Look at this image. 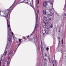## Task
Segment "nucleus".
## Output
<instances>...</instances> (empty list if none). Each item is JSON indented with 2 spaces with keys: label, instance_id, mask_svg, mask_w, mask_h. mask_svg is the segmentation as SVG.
<instances>
[{
  "label": "nucleus",
  "instance_id": "5",
  "mask_svg": "<svg viewBox=\"0 0 66 66\" xmlns=\"http://www.w3.org/2000/svg\"><path fill=\"white\" fill-rule=\"evenodd\" d=\"M6 55L5 54H4V55H2L1 56V61H0V66H1V61H2V59H4L5 58V56H6Z\"/></svg>",
  "mask_w": 66,
  "mask_h": 66
},
{
  "label": "nucleus",
  "instance_id": "7",
  "mask_svg": "<svg viewBox=\"0 0 66 66\" xmlns=\"http://www.w3.org/2000/svg\"><path fill=\"white\" fill-rule=\"evenodd\" d=\"M47 4V2L46 1L43 2V6L44 7H45Z\"/></svg>",
  "mask_w": 66,
  "mask_h": 66
},
{
  "label": "nucleus",
  "instance_id": "15",
  "mask_svg": "<svg viewBox=\"0 0 66 66\" xmlns=\"http://www.w3.org/2000/svg\"><path fill=\"white\" fill-rule=\"evenodd\" d=\"M51 19V18L50 17L47 18V20L48 21H50Z\"/></svg>",
  "mask_w": 66,
  "mask_h": 66
},
{
  "label": "nucleus",
  "instance_id": "12",
  "mask_svg": "<svg viewBox=\"0 0 66 66\" xmlns=\"http://www.w3.org/2000/svg\"><path fill=\"white\" fill-rule=\"evenodd\" d=\"M30 36L29 35H28L27 36V37H25L24 38V39H26L27 38H28V37H29Z\"/></svg>",
  "mask_w": 66,
  "mask_h": 66
},
{
  "label": "nucleus",
  "instance_id": "4",
  "mask_svg": "<svg viewBox=\"0 0 66 66\" xmlns=\"http://www.w3.org/2000/svg\"><path fill=\"white\" fill-rule=\"evenodd\" d=\"M12 53H13V54H12V56H13L14 55V54L15 53V51L14 50V49H13L12 50V51L10 52L8 54V56L11 55V54Z\"/></svg>",
  "mask_w": 66,
  "mask_h": 66
},
{
  "label": "nucleus",
  "instance_id": "25",
  "mask_svg": "<svg viewBox=\"0 0 66 66\" xmlns=\"http://www.w3.org/2000/svg\"><path fill=\"white\" fill-rule=\"evenodd\" d=\"M38 4H39V0H38V3H37L38 5Z\"/></svg>",
  "mask_w": 66,
  "mask_h": 66
},
{
  "label": "nucleus",
  "instance_id": "30",
  "mask_svg": "<svg viewBox=\"0 0 66 66\" xmlns=\"http://www.w3.org/2000/svg\"><path fill=\"white\" fill-rule=\"evenodd\" d=\"M36 7H37V5H36Z\"/></svg>",
  "mask_w": 66,
  "mask_h": 66
},
{
  "label": "nucleus",
  "instance_id": "27",
  "mask_svg": "<svg viewBox=\"0 0 66 66\" xmlns=\"http://www.w3.org/2000/svg\"><path fill=\"white\" fill-rule=\"evenodd\" d=\"M36 39H37V40H36V41H38V38H36Z\"/></svg>",
  "mask_w": 66,
  "mask_h": 66
},
{
  "label": "nucleus",
  "instance_id": "19",
  "mask_svg": "<svg viewBox=\"0 0 66 66\" xmlns=\"http://www.w3.org/2000/svg\"><path fill=\"white\" fill-rule=\"evenodd\" d=\"M64 16H65L66 17V11H65L64 12Z\"/></svg>",
  "mask_w": 66,
  "mask_h": 66
},
{
  "label": "nucleus",
  "instance_id": "32",
  "mask_svg": "<svg viewBox=\"0 0 66 66\" xmlns=\"http://www.w3.org/2000/svg\"><path fill=\"white\" fill-rule=\"evenodd\" d=\"M41 44H42V42H41Z\"/></svg>",
  "mask_w": 66,
  "mask_h": 66
},
{
  "label": "nucleus",
  "instance_id": "8",
  "mask_svg": "<svg viewBox=\"0 0 66 66\" xmlns=\"http://www.w3.org/2000/svg\"><path fill=\"white\" fill-rule=\"evenodd\" d=\"M46 10H44L43 11V14L44 15H46Z\"/></svg>",
  "mask_w": 66,
  "mask_h": 66
},
{
  "label": "nucleus",
  "instance_id": "29",
  "mask_svg": "<svg viewBox=\"0 0 66 66\" xmlns=\"http://www.w3.org/2000/svg\"><path fill=\"white\" fill-rule=\"evenodd\" d=\"M53 66H54V64H53Z\"/></svg>",
  "mask_w": 66,
  "mask_h": 66
},
{
  "label": "nucleus",
  "instance_id": "1",
  "mask_svg": "<svg viewBox=\"0 0 66 66\" xmlns=\"http://www.w3.org/2000/svg\"><path fill=\"white\" fill-rule=\"evenodd\" d=\"M8 28V35L7 38L8 39V43L7 44L6 46V48L5 49V54L6 55L7 52V49H9L10 47V44H11V43L12 42V37L14 38V35L13 32H12L11 29L10 27H7Z\"/></svg>",
  "mask_w": 66,
  "mask_h": 66
},
{
  "label": "nucleus",
  "instance_id": "10",
  "mask_svg": "<svg viewBox=\"0 0 66 66\" xmlns=\"http://www.w3.org/2000/svg\"><path fill=\"white\" fill-rule=\"evenodd\" d=\"M50 15L49 14H47L46 15V17H48V18H50Z\"/></svg>",
  "mask_w": 66,
  "mask_h": 66
},
{
  "label": "nucleus",
  "instance_id": "21",
  "mask_svg": "<svg viewBox=\"0 0 66 66\" xmlns=\"http://www.w3.org/2000/svg\"><path fill=\"white\" fill-rule=\"evenodd\" d=\"M21 44V43H20V44H19V45L18 46L17 48H18V47H19V46H20V45Z\"/></svg>",
  "mask_w": 66,
  "mask_h": 66
},
{
  "label": "nucleus",
  "instance_id": "13",
  "mask_svg": "<svg viewBox=\"0 0 66 66\" xmlns=\"http://www.w3.org/2000/svg\"><path fill=\"white\" fill-rule=\"evenodd\" d=\"M53 15V13H52V12H50V15L51 16H52V15Z\"/></svg>",
  "mask_w": 66,
  "mask_h": 66
},
{
  "label": "nucleus",
  "instance_id": "16",
  "mask_svg": "<svg viewBox=\"0 0 66 66\" xmlns=\"http://www.w3.org/2000/svg\"><path fill=\"white\" fill-rule=\"evenodd\" d=\"M59 43H58V46H59V45H60V38H59Z\"/></svg>",
  "mask_w": 66,
  "mask_h": 66
},
{
  "label": "nucleus",
  "instance_id": "23",
  "mask_svg": "<svg viewBox=\"0 0 66 66\" xmlns=\"http://www.w3.org/2000/svg\"><path fill=\"white\" fill-rule=\"evenodd\" d=\"M63 39H62V44L63 45Z\"/></svg>",
  "mask_w": 66,
  "mask_h": 66
},
{
  "label": "nucleus",
  "instance_id": "18",
  "mask_svg": "<svg viewBox=\"0 0 66 66\" xmlns=\"http://www.w3.org/2000/svg\"><path fill=\"white\" fill-rule=\"evenodd\" d=\"M52 27H53V25L52 24H51V26H50V28H52Z\"/></svg>",
  "mask_w": 66,
  "mask_h": 66
},
{
  "label": "nucleus",
  "instance_id": "14",
  "mask_svg": "<svg viewBox=\"0 0 66 66\" xmlns=\"http://www.w3.org/2000/svg\"><path fill=\"white\" fill-rule=\"evenodd\" d=\"M49 2L50 3L51 5H52V6H53V3H52V2L51 1H50Z\"/></svg>",
  "mask_w": 66,
  "mask_h": 66
},
{
  "label": "nucleus",
  "instance_id": "3",
  "mask_svg": "<svg viewBox=\"0 0 66 66\" xmlns=\"http://www.w3.org/2000/svg\"><path fill=\"white\" fill-rule=\"evenodd\" d=\"M50 29L49 28H47V29L45 30H43L42 32L44 35H45V34H49L50 33Z\"/></svg>",
  "mask_w": 66,
  "mask_h": 66
},
{
  "label": "nucleus",
  "instance_id": "35",
  "mask_svg": "<svg viewBox=\"0 0 66 66\" xmlns=\"http://www.w3.org/2000/svg\"><path fill=\"white\" fill-rule=\"evenodd\" d=\"M61 53H62V52H61Z\"/></svg>",
  "mask_w": 66,
  "mask_h": 66
},
{
  "label": "nucleus",
  "instance_id": "26",
  "mask_svg": "<svg viewBox=\"0 0 66 66\" xmlns=\"http://www.w3.org/2000/svg\"><path fill=\"white\" fill-rule=\"evenodd\" d=\"M13 42H15V39H14V38H13Z\"/></svg>",
  "mask_w": 66,
  "mask_h": 66
},
{
  "label": "nucleus",
  "instance_id": "34",
  "mask_svg": "<svg viewBox=\"0 0 66 66\" xmlns=\"http://www.w3.org/2000/svg\"><path fill=\"white\" fill-rule=\"evenodd\" d=\"M37 46H38V45H37Z\"/></svg>",
  "mask_w": 66,
  "mask_h": 66
},
{
  "label": "nucleus",
  "instance_id": "28",
  "mask_svg": "<svg viewBox=\"0 0 66 66\" xmlns=\"http://www.w3.org/2000/svg\"><path fill=\"white\" fill-rule=\"evenodd\" d=\"M11 59H12V57H11L10 59V60H11Z\"/></svg>",
  "mask_w": 66,
  "mask_h": 66
},
{
  "label": "nucleus",
  "instance_id": "31",
  "mask_svg": "<svg viewBox=\"0 0 66 66\" xmlns=\"http://www.w3.org/2000/svg\"><path fill=\"white\" fill-rule=\"evenodd\" d=\"M5 64H4V65H3V66H5Z\"/></svg>",
  "mask_w": 66,
  "mask_h": 66
},
{
  "label": "nucleus",
  "instance_id": "6",
  "mask_svg": "<svg viewBox=\"0 0 66 66\" xmlns=\"http://www.w3.org/2000/svg\"><path fill=\"white\" fill-rule=\"evenodd\" d=\"M10 57H9V58H8V60H9L7 62V60H5L4 61V65H7L8 64L10 65V63H9V60H10Z\"/></svg>",
  "mask_w": 66,
  "mask_h": 66
},
{
  "label": "nucleus",
  "instance_id": "33",
  "mask_svg": "<svg viewBox=\"0 0 66 66\" xmlns=\"http://www.w3.org/2000/svg\"><path fill=\"white\" fill-rule=\"evenodd\" d=\"M59 32H60V30H59Z\"/></svg>",
  "mask_w": 66,
  "mask_h": 66
},
{
  "label": "nucleus",
  "instance_id": "11",
  "mask_svg": "<svg viewBox=\"0 0 66 66\" xmlns=\"http://www.w3.org/2000/svg\"><path fill=\"white\" fill-rule=\"evenodd\" d=\"M22 39H19V42H20V43H21V40H22Z\"/></svg>",
  "mask_w": 66,
  "mask_h": 66
},
{
  "label": "nucleus",
  "instance_id": "17",
  "mask_svg": "<svg viewBox=\"0 0 66 66\" xmlns=\"http://www.w3.org/2000/svg\"><path fill=\"white\" fill-rule=\"evenodd\" d=\"M49 12H51L52 11V7L49 9Z\"/></svg>",
  "mask_w": 66,
  "mask_h": 66
},
{
  "label": "nucleus",
  "instance_id": "9",
  "mask_svg": "<svg viewBox=\"0 0 66 66\" xmlns=\"http://www.w3.org/2000/svg\"><path fill=\"white\" fill-rule=\"evenodd\" d=\"M44 20L45 21H47V20H48V18H47V17H44Z\"/></svg>",
  "mask_w": 66,
  "mask_h": 66
},
{
  "label": "nucleus",
  "instance_id": "20",
  "mask_svg": "<svg viewBox=\"0 0 66 66\" xmlns=\"http://www.w3.org/2000/svg\"><path fill=\"white\" fill-rule=\"evenodd\" d=\"M66 7V5H65L64 6V8L63 9V10H65V8Z\"/></svg>",
  "mask_w": 66,
  "mask_h": 66
},
{
  "label": "nucleus",
  "instance_id": "22",
  "mask_svg": "<svg viewBox=\"0 0 66 66\" xmlns=\"http://www.w3.org/2000/svg\"><path fill=\"white\" fill-rule=\"evenodd\" d=\"M46 49L47 51H48V50H49V48L47 47L46 48Z\"/></svg>",
  "mask_w": 66,
  "mask_h": 66
},
{
  "label": "nucleus",
  "instance_id": "24",
  "mask_svg": "<svg viewBox=\"0 0 66 66\" xmlns=\"http://www.w3.org/2000/svg\"><path fill=\"white\" fill-rule=\"evenodd\" d=\"M45 56H46V57H48V56H47V53H45Z\"/></svg>",
  "mask_w": 66,
  "mask_h": 66
},
{
  "label": "nucleus",
  "instance_id": "2",
  "mask_svg": "<svg viewBox=\"0 0 66 66\" xmlns=\"http://www.w3.org/2000/svg\"><path fill=\"white\" fill-rule=\"evenodd\" d=\"M39 12V10H37V13H36V11L35 10V15L36 16V25L35 26V29L34 31V32H32L31 34L30 35V36H31L33 35V34H34V31H35V30H37V29H38V24H37V22L38 21V12Z\"/></svg>",
  "mask_w": 66,
  "mask_h": 66
}]
</instances>
